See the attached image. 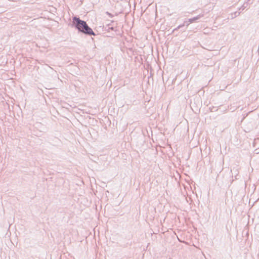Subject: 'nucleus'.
Listing matches in <instances>:
<instances>
[{
  "mask_svg": "<svg viewBox=\"0 0 259 259\" xmlns=\"http://www.w3.org/2000/svg\"><path fill=\"white\" fill-rule=\"evenodd\" d=\"M72 26L77 29L78 32L82 33L86 35L95 36L96 35L85 21L80 19L77 16L73 17Z\"/></svg>",
  "mask_w": 259,
  "mask_h": 259,
  "instance_id": "nucleus-1",
  "label": "nucleus"
},
{
  "mask_svg": "<svg viewBox=\"0 0 259 259\" xmlns=\"http://www.w3.org/2000/svg\"><path fill=\"white\" fill-rule=\"evenodd\" d=\"M203 16H204V15L203 14H200V15L197 16L196 17L189 19L188 22H189V23H193L195 21H196V20L199 19L200 18H202V17H203Z\"/></svg>",
  "mask_w": 259,
  "mask_h": 259,
  "instance_id": "nucleus-2",
  "label": "nucleus"
},
{
  "mask_svg": "<svg viewBox=\"0 0 259 259\" xmlns=\"http://www.w3.org/2000/svg\"><path fill=\"white\" fill-rule=\"evenodd\" d=\"M239 15V12H235L234 14L231 13L229 14V16L228 17V19H233L234 18L236 17V16H238Z\"/></svg>",
  "mask_w": 259,
  "mask_h": 259,
  "instance_id": "nucleus-3",
  "label": "nucleus"
},
{
  "mask_svg": "<svg viewBox=\"0 0 259 259\" xmlns=\"http://www.w3.org/2000/svg\"><path fill=\"white\" fill-rule=\"evenodd\" d=\"M189 23H187V22L185 21V22H184V23L183 24L180 25L179 26H178V27L176 29V30L181 28V27L184 26L185 25L188 26L189 25Z\"/></svg>",
  "mask_w": 259,
  "mask_h": 259,
  "instance_id": "nucleus-4",
  "label": "nucleus"
},
{
  "mask_svg": "<svg viewBox=\"0 0 259 259\" xmlns=\"http://www.w3.org/2000/svg\"><path fill=\"white\" fill-rule=\"evenodd\" d=\"M238 107V106H236L235 107H232L231 106L229 110H231L232 112L235 111V109H236Z\"/></svg>",
  "mask_w": 259,
  "mask_h": 259,
  "instance_id": "nucleus-5",
  "label": "nucleus"
},
{
  "mask_svg": "<svg viewBox=\"0 0 259 259\" xmlns=\"http://www.w3.org/2000/svg\"><path fill=\"white\" fill-rule=\"evenodd\" d=\"M106 14H107L108 16H109L110 17H112L113 16V15H112L111 13H109V12H106Z\"/></svg>",
  "mask_w": 259,
  "mask_h": 259,
  "instance_id": "nucleus-6",
  "label": "nucleus"
},
{
  "mask_svg": "<svg viewBox=\"0 0 259 259\" xmlns=\"http://www.w3.org/2000/svg\"><path fill=\"white\" fill-rule=\"evenodd\" d=\"M108 30H114V27H108Z\"/></svg>",
  "mask_w": 259,
  "mask_h": 259,
  "instance_id": "nucleus-7",
  "label": "nucleus"
},
{
  "mask_svg": "<svg viewBox=\"0 0 259 259\" xmlns=\"http://www.w3.org/2000/svg\"><path fill=\"white\" fill-rule=\"evenodd\" d=\"M237 172H238L237 170V169H236V170H235V174H236V175H237Z\"/></svg>",
  "mask_w": 259,
  "mask_h": 259,
  "instance_id": "nucleus-8",
  "label": "nucleus"
}]
</instances>
